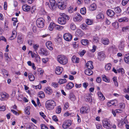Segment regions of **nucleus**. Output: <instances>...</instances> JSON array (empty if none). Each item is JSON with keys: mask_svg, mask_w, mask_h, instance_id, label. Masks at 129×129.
Here are the masks:
<instances>
[{"mask_svg": "<svg viewBox=\"0 0 129 129\" xmlns=\"http://www.w3.org/2000/svg\"><path fill=\"white\" fill-rule=\"evenodd\" d=\"M60 15L61 17L58 18V22L61 24H64L66 23V20L69 19V17L64 13H60Z\"/></svg>", "mask_w": 129, "mask_h": 129, "instance_id": "f257e3e1", "label": "nucleus"}, {"mask_svg": "<svg viewBox=\"0 0 129 129\" xmlns=\"http://www.w3.org/2000/svg\"><path fill=\"white\" fill-rule=\"evenodd\" d=\"M56 106L55 102L52 100H48L46 102L45 107L46 109L48 110H52Z\"/></svg>", "mask_w": 129, "mask_h": 129, "instance_id": "f03ea898", "label": "nucleus"}, {"mask_svg": "<svg viewBox=\"0 0 129 129\" xmlns=\"http://www.w3.org/2000/svg\"><path fill=\"white\" fill-rule=\"evenodd\" d=\"M57 59L58 61L61 64H65L68 61L67 57L63 55H58L57 57Z\"/></svg>", "mask_w": 129, "mask_h": 129, "instance_id": "7ed1b4c3", "label": "nucleus"}, {"mask_svg": "<svg viewBox=\"0 0 129 129\" xmlns=\"http://www.w3.org/2000/svg\"><path fill=\"white\" fill-rule=\"evenodd\" d=\"M46 5H48L49 8L52 10H55L57 6L54 0H50L49 3L46 2Z\"/></svg>", "mask_w": 129, "mask_h": 129, "instance_id": "20e7f679", "label": "nucleus"}, {"mask_svg": "<svg viewBox=\"0 0 129 129\" xmlns=\"http://www.w3.org/2000/svg\"><path fill=\"white\" fill-rule=\"evenodd\" d=\"M58 3V7L59 9L63 10L66 8L67 4V0H61Z\"/></svg>", "mask_w": 129, "mask_h": 129, "instance_id": "39448f33", "label": "nucleus"}, {"mask_svg": "<svg viewBox=\"0 0 129 129\" xmlns=\"http://www.w3.org/2000/svg\"><path fill=\"white\" fill-rule=\"evenodd\" d=\"M37 26L39 28L43 27L44 25V20L42 18H38L36 21Z\"/></svg>", "mask_w": 129, "mask_h": 129, "instance_id": "423d86ee", "label": "nucleus"}, {"mask_svg": "<svg viewBox=\"0 0 129 129\" xmlns=\"http://www.w3.org/2000/svg\"><path fill=\"white\" fill-rule=\"evenodd\" d=\"M110 121L109 120L106 119L103 120L102 121L103 126L106 128H110L112 127V126L110 124Z\"/></svg>", "mask_w": 129, "mask_h": 129, "instance_id": "0eeeda50", "label": "nucleus"}, {"mask_svg": "<svg viewBox=\"0 0 129 129\" xmlns=\"http://www.w3.org/2000/svg\"><path fill=\"white\" fill-rule=\"evenodd\" d=\"M89 107L88 105H86V106L82 107L80 109V113L82 114L87 113Z\"/></svg>", "mask_w": 129, "mask_h": 129, "instance_id": "6e6552de", "label": "nucleus"}, {"mask_svg": "<svg viewBox=\"0 0 129 129\" xmlns=\"http://www.w3.org/2000/svg\"><path fill=\"white\" fill-rule=\"evenodd\" d=\"M71 125V120H68L64 121L62 124V127L64 129H66Z\"/></svg>", "mask_w": 129, "mask_h": 129, "instance_id": "1a4fd4ad", "label": "nucleus"}, {"mask_svg": "<svg viewBox=\"0 0 129 129\" xmlns=\"http://www.w3.org/2000/svg\"><path fill=\"white\" fill-rule=\"evenodd\" d=\"M64 39L67 41H70L72 39V36L69 33H65L63 35Z\"/></svg>", "mask_w": 129, "mask_h": 129, "instance_id": "9d476101", "label": "nucleus"}, {"mask_svg": "<svg viewBox=\"0 0 129 129\" xmlns=\"http://www.w3.org/2000/svg\"><path fill=\"white\" fill-rule=\"evenodd\" d=\"M75 21H80L82 19V17L78 13H77L75 15V17L73 18Z\"/></svg>", "mask_w": 129, "mask_h": 129, "instance_id": "9b49d317", "label": "nucleus"}, {"mask_svg": "<svg viewBox=\"0 0 129 129\" xmlns=\"http://www.w3.org/2000/svg\"><path fill=\"white\" fill-rule=\"evenodd\" d=\"M63 71V68L62 67L57 66L55 70V73L57 75L60 74Z\"/></svg>", "mask_w": 129, "mask_h": 129, "instance_id": "f8f14e48", "label": "nucleus"}, {"mask_svg": "<svg viewBox=\"0 0 129 129\" xmlns=\"http://www.w3.org/2000/svg\"><path fill=\"white\" fill-rule=\"evenodd\" d=\"M108 51L113 54H116L117 51V49L115 45L110 47L108 49Z\"/></svg>", "mask_w": 129, "mask_h": 129, "instance_id": "ddd939ff", "label": "nucleus"}, {"mask_svg": "<svg viewBox=\"0 0 129 129\" xmlns=\"http://www.w3.org/2000/svg\"><path fill=\"white\" fill-rule=\"evenodd\" d=\"M39 53L46 56L48 55V54L47 51L45 49L43 48H41L39 50Z\"/></svg>", "mask_w": 129, "mask_h": 129, "instance_id": "4468645a", "label": "nucleus"}, {"mask_svg": "<svg viewBox=\"0 0 129 129\" xmlns=\"http://www.w3.org/2000/svg\"><path fill=\"white\" fill-rule=\"evenodd\" d=\"M92 63V62L91 61H89L86 63V66L88 69H92L93 68Z\"/></svg>", "mask_w": 129, "mask_h": 129, "instance_id": "2eb2a0df", "label": "nucleus"}, {"mask_svg": "<svg viewBox=\"0 0 129 129\" xmlns=\"http://www.w3.org/2000/svg\"><path fill=\"white\" fill-rule=\"evenodd\" d=\"M46 45L47 47L49 50H53V45L51 42L48 41L46 43Z\"/></svg>", "mask_w": 129, "mask_h": 129, "instance_id": "dca6fc26", "label": "nucleus"}, {"mask_svg": "<svg viewBox=\"0 0 129 129\" xmlns=\"http://www.w3.org/2000/svg\"><path fill=\"white\" fill-rule=\"evenodd\" d=\"M23 36L21 35H19L17 37V42L18 43L21 44L23 42Z\"/></svg>", "mask_w": 129, "mask_h": 129, "instance_id": "f3484780", "label": "nucleus"}, {"mask_svg": "<svg viewBox=\"0 0 129 129\" xmlns=\"http://www.w3.org/2000/svg\"><path fill=\"white\" fill-rule=\"evenodd\" d=\"M127 121L126 119H125L123 118H122L120 120V121H119V123H118V126H119V125H121L127 123Z\"/></svg>", "mask_w": 129, "mask_h": 129, "instance_id": "a211bd4d", "label": "nucleus"}, {"mask_svg": "<svg viewBox=\"0 0 129 129\" xmlns=\"http://www.w3.org/2000/svg\"><path fill=\"white\" fill-rule=\"evenodd\" d=\"M76 34L77 36L79 37H81L84 35L83 32L80 29H78L77 30L76 33Z\"/></svg>", "mask_w": 129, "mask_h": 129, "instance_id": "6ab92c4d", "label": "nucleus"}, {"mask_svg": "<svg viewBox=\"0 0 129 129\" xmlns=\"http://www.w3.org/2000/svg\"><path fill=\"white\" fill-rule=\"evenodd\" d=\"M22 8L24 11L27 12L30 10V7L27 5H25L23 6Z\"/></svg>", "mask_w": 129, "mask_h": 129, "instance_id": "aec40b11", "label": "nucleus"}, {"mask_svg": "<svg viewBox=\"0 0 129 129\" xmlns=\"http://www.w3.org/2000/svg\"><path fill=\"white\" fill-rule=\"evenodd\" d=\"M107 15L110 16H112L114 15V12L111 9H108L107 11Z\"/></svg>", "mask_w": 129, "mask_h": 129, "instance_id": "412c9836", "label": "nucleus"}, {"mask_svg": "<svg viewBox=\"0 0 129 129\" xmlns=\"http://www.w3.org/2000/svg\"><path fill=\"white\" fill-rule=\"evenodd\" d=\"M98 58L100 60H102V59L105 57V54L103 52H100L98 53Z\"/></svg>", "mask_w": 129, "mask_h": 129, "instance_id": "4be33fe9", "label": "nucleus"}, {"mask_svg": "<svg viewBox=\"0 0 129 129\" xmlns=\"http://www.w3.org/2000/svg\"><path fill=\"white\" fill-rule=\"evenodd\" d=\"M81 43L83 45H87L89 44V42L88 40L85 39H82L81 41Z\"/></svg>", "mask_w": 129, "mask_h": 129, "instance_id": "5701e85b", "label": "nucleus"}, {"mask_svg": "<svg viewBox=\"0 0 129 129\" xmlns=\"http://www.w3.org/2000/svg\"><path fill=\"white\" fill-rule=\"evenodd\" d=\"M85 73L86 74L89 76L92 75L93 72L91 69H88L85 71Z\"/></svg>", "mask_w": 129, "mask_h": 129, "instance_id": "b1692460", "label": "nucleus"}, {"mask_svg": "<svg viewBox=\"0 0 129 129\" xmlns=\"http://www.w3.org/2000/svg\"><path fill=\"white\" fill-rule=\"evenodd\" d=\"M72 60L74 63H78L79 62V58L76 57L75 56H74L72 57Z\"/></svg>", "mask_w": 129, "mask_h": 129, "instance_id": "393cba45", "label": "nucleus"}, {"mask_svg": "<svg viewBox=\"0 0 129 129\" xmlns=\"http://www.w3.org/2000/svg\"><path fill=\"white\" fill-rule=\"evenodd\" d=\"M124 60L126 63L129 64V53L125 55Z\"/></svg>", "mask_w": 129, "mask_h": 129, "instance_id": "a878e982", "label": "nucleus"}, {"mask_svg": "<svg viewBox=\"0 0 129 129\" xmlns=\"http://www.w3.org/2000/svg\"><path fill=\"white\" fill-rule=\"evenodd\" d=\"M55 24L53 22H51L50 23L49 26V29L50 31L53 30V28L55 27Z\"/></svg>", "mask_w": 129, "mask_h": 129, "instance_id": "bb28decb", "label": "nucleus"}, {"mask_svg": "<svg viewBox=\"0 0 129 129\" xmlns=\"http://www.w3.org/2000/svg\"><path fill=\"white\" fill-rule=\"evenodd\" d=\"M128 21V19L125 17L121 18L118 19V21L119 22H126Z\"/></svg>", "mask_w": 129, "mask_h": 129, "instance_id": "cd10ccee", "label": "nucleus"}, {"mask_svg": "<svg viewBox=\"0 0 129 129\" xmlns=\"http://www.w3.org/2000/svg\"><path fill=\"white\" fill-rule=\"evenodd\" d=\"M28 75L29 79L30 81H33L35 79V77L32 73H28Z\"/></svg>", "mask_w": 129, "mask_h": 129, "instance_id": "c85d7f7f", "label": "nucleus"}, {"mask_svg": "<svg viewBox=\"0 0 129 129\" xmlns=\"http://www.w3.org/2000/svg\"><path fill=\"white\" fill-rule=\"evenodd\" d=\"M74 86V84L72 82L69 83L67 85V87L68 89H70Z\"/></svg>", "mask_w": 129, "mask_h": 129, "instance_id": "c756f323", "label": "nucleus"}, {"mask_svg": "<svg viewBox=\"0 0 129 129\" xmlns=\"http://www.w3.org/2000/svg\"><path fill=\"white\" fill-rule=\"evenodd\" d=\"M102 77L103 80L105 82H109V79L107 78L105 75H103Z\"/></svg>", "mask_w": 129, "mask_h": 129, "instance_id": "7c9ffc66", "label": "nucleus"}, {"mask_svg": "<svg viewBox=\"0 0 129 129\" xmlns=\"http://www.w3.org/2000/svg\"><path fill=\"white\" fill-rule=\"evenodd\" d=\"M96 8V4H94L91 5L90 7V8L91 11H93L95 10Z\"/></svg>", "mask_w": 129, "mask_h": 129, "instance_id": "2f4dec72", "label": "nucleus"}, {"mask_svg": "<svg viewBox=\"0 0 129 129\" xmlns=\"http://www.w3.org/2000/svg\"><path fill=\"white\" fill-rule=\"evenodd\" d=\"M96 18L97 19H103L104 18V16L103 14L100 13L96 16Z\"/></svg>", "mask_w": 129, "mask_h": 129, "instance_id": "473e14b6", "label": "nucleus"}, {"mask_svg": "<svg viewBox=\"0 0 129 129\" xmlns=\"http://www.w3.org/2000/svg\"><path fill=\"white\" fill-rule=\"evenodd\" d=\"M46 93L49 94H51L52 92V90L50 87H47L46 89Z\"/></svg>", "mask_w": 129, "mask_h": 129, "instance_id": "72a5a7b5", "label": "nucleus"}, {"mask_svg": "<svg viewBox=\"0 0 129 129\" xmlns=\"http://www.w3.org/2000/svg\"><path fill=\"white\" fill-rule=\"evenodd\" d=\"M124 45L123 43L121 42L119 46V48L120 50H122L124 49Z\"/></svg>", "mask_w": 129, "mask_h": 129, "instance_id": "f704fd0d", "label": "nucleus"}, {"mask_svg": "<svg viewBox=\"0 0 129 129\" xmlns=\"http://www.w3.org/2000/svg\"><path fill=\"white\" fill-rule=\"evenodd\" d=\"M30 107L29 106H28L26 107L25 110V112L26 114L27 115H29L30 113L29 112V110Z\"/></svg>", "mask_w": 129, "mask_h": 129, "instance_id": "c9c22d12", "label": "nucleus"}, {"mask_svg": "<svg viewBox=\"0 0 129 129\" xmlns=\"http://www.w3.org/2000/svg\"><path fill=\"white\" fill-rule=\"evenodd\" d=\"M4 56L5 58V59L6 61L7 62H8L10 60V58L8 56V54L7 53H5L4 54Z\"/></svg>", "mask_w": 129, "mask_h": 129, "instance_id": "e433bc0d", "label": "nucleus"}, {"mask_svg": "<svg viewBox=\"0 0 129 129\" xmlns=\"http://www.w3.org/2000/svg\"><path fill=\"white\" fill-rule=\"evenodd\" d=\"M111 64L110 63L107 64L105 66V70L107 71L111 69Z\"/></svg>", "mask_w": 129, "mask_h": 129, "instance_id": "4c0bfd02", "label": "nucleus"}, {"mask_svg": "<svg viewBox=\"0 0 129 129\" xmlns=\"http://www.w3.org/2000/svg\"><path fill=\"white\" fill-rule=\"evenodd\" d=\"M55 29L59 30H60L63 28V27L58 25H55Z\"/></svg>", "mask_w": 129, "mask_h": 129, "instance_id": "58836bf2", "label": "nucleus"}, {"mask_svg": "<svg viewBox=\"0 0 129 129\" xmlns=\"http://www.w3.org/2000/svg\"><path fill=\"white\" fill-rule=\"evenodd\" d=\"M61 111V108L60 106H57L56 107V112L57 114L60 113Z\"/></svg>", "mask_w": 129, "mask_h": 129, "instance_id": "ea45409f", "label": "nucleus"}, {"mask_svg": "<svg viewBox=\"0 0 129 129\" xmlns=\"http://www.w3.org/2000/svg\"><path fill=\"white\" fill-rule=\"evenodd\" d=\"M102 43L105 45H107L109 43V41L108 39L103 40L102 41Z\"/></svg>", "mask_w": 129, "mask_h": 129, "instance_id": "a19ab883", "label": "nucleus"}, {"mask_svg": "<svg viewBox=\"0 0 129 129\" xmlns=\"http://www.w3.org/2000/svg\"><path fill=\"white\" fill-rule=\"evenodd\" d=\"M114 11L116 13H119L121 12V10L119 7H117L115 8Z\"/></svg>", "mask_w": 129, "mask_h": 129, "instance_id": "79ce46f5", "label": "nucleus"}, {"mask_svg": "<svg viewBox=\"0 0 129 129\" xmlns=\"http://www.w3.org/2000/svg\"><path fill=\"white\" fill-rule=\"evenodd\" d=\"M80 13L81 14L83 15H84L86 13V9L84 7L81 9L80 10Z\"/></svg>", "mask_w": 129, "mask_h": 129, "instance_id": "37998d69", "label": "nucleus"}, {"mask_svg": "<svg viewBox=\"0 0 129 129\" xmlns=\"http://www.w3.org/2000/svg\"><path fill=\"white\" fill-rule=\"evenodd\" d=\"M66 82L67 80L66 79H62L59 80L58 83L60 84H61Z\"/></svg>", "mask_w": 129, "mask_h": 129, "instance_id": "c03bdc74", "label": "nucleus"}, {"mask_svg": "<svg viewBox=\"0 0 129 129\" xmlns=\"http://www.w3.org/2000/svg\"><path fill=\"white\" fill-rule=\"evenodd\" d=\"M117 71L118 73H121L122 75L124 73V70L122 68H120L118 69Z\"/></svg>", "mask_w": 129, "mask_h": 129, "instance_id": "a18cd8bd", "label": "nucleus"}, {"mask_svg": "<svg viewBox=\"0 0 129 129\" xmlns=\"http://www.w3.org/2000/svg\"><path fill=\"white\" fill-rule=\"evenodd\" d=\"M2 71L4 76H5L6 75V77H7L8 76V73L7 71L3 69L2 70Z\"/></svg>", "mask_w": 129, "mask_h": 129, "instance_id": "49530a36", "label": "nucleus"}, {"mask_svg": "<svg viewBox=\"0 0 129 129\" xmlns=\"http://www.w3.org/2000/svg\"><path fill=\"white\" fill-rule=\"evenodd\" d=\"M36 56L35 57V61L37 63H39L40 62V59L39 56L38 55H36Z\"/></svg>", "mask_w": 129, "mask_h": 129, "instance_id": "de8ad7c7", "label": "nucleus"}, {"mask_svg": "<svg viewBox=\"0 0 129 129\" xmlns=\"http://www.w3.org/2000/svg\"><path fill=\"white\" fill-rule=\"evenodd\" d=\"M70 28L73 30H74L76 29V26L74 23H72L70 25Z\"/></svg>", "mask_w": 129, "mask_h": 129, "instance_id": "09e8293b", "label": "nucleus"}, {"mask_svg": "<svg viewBox=\"0 0 129 129\" xmlns=\"http://www.w3.org/2000/svg\"><path fill=\"white\" fill-rule=\"evenodd\" d=\"M38 72L39 74L41 75H42L43 74L44 71L42 70L40 68H39L38 70Z\"/></svg>", "mask_w": 129, "mask_h": 129, "instance_id": "8fccbe9b", "label": "nucleus"}, {"mask_svg": "<svg viewBox=\"0 0 129 129\" xmlns=\"http://www.w3.org/2000/svg\"><path fill=\"white\" fill-rule=\"evenodd\" d=\"M129 0H123L121 4L123 6H125Z\"/></svg>", "mask_w": 129, "mask_h": 129, "instance_id": "3c124183", "label": "nucleus"}, {"mask_svg": "<svg viewBox=\"0 0 129 129\" xmlns=\"http://www.w3.org/2000/svg\"><path fill=\"white\" fill-rule=\"evenodd\" d=\"M86 23L87 24L90 25L92 24V22L91 20L87 19L86 20Z\"/></svg>", "mask_w": 129, "mask_h": 129, "instance_id": "603ef678", "label": "nucleus"}, {"mask_svg": "<svg viewBox=\"0 0 129 129\" xmlns=\"http://www.w3.org/2000/svg\"><path fill=\"white\" fill-rule=\"evenodd\" d=\"M33 125H34V124L33 123H31L29 125H28L26 126V128L27 129H32V127L33 126Z\"/></svg>", "mask_w": 129, "mask_h": 129, "instance_id": "864d4df0", "label": "nucleus"}, {"mask_svg": "<svg viewBox=\"0 0 129 129\" xmlns=\"http://www.w3.org/2000/svg\"><path fill=\"white\" fill-rule=\"evenodd\" d=\"M38 97H44L45 96L44 93L43 91H40L39 92Z\"/></svg>", "mask_w": 129, "mask_h": 129, "instance_id": "5fc2aeb1", "label": "nucleus"}, {"mask_svg": "<svg viewBox=\"0 0 129 129\" xmlns=\"http://www.w3.org/2000/svg\"><path fill=\"white\" fill-rule=\"evenodd\" d=\"M16 33V31L15 30H13L12 32V36L10 37V38H13V39H14V38H16V35H15V33Z\"/></svg>", "mask_w": 129, "mask_h": 129, "instance_id": "6e6d98bb", "label": "nucleus"}, {"mask_svg": "<svg viewBox=\"0 0 129 129\" xmlns=\"http://www.w3.org/2000/svg\"><path fill=\"white\" fill-rule=\"evenodd\" d=\"M41 129H48L47 127L45 124H42L41 125Z\"/></svg>", "mask_w": 129, "mask_h": 129, "instance_id": "4d7b16f0", "label": "nucleus"}, {"mask_svg": "<svg viewBox=\"0 0 129 129\" xmlns=\"http://www.w3.org/2000/svg\"><path fill=\"white\" fill-rule=\"evenodd\" d=\"M8 94L5 92H2L1 94V95L2 97H6L8 96Z\"/></svg>", "mask_w": 129, "mask_h": 129, "instance_id": "13d9d810", "label": "nucleus"}, {"mask_svg": "<svg viewBox=\"0 0 129 129\" xmlns=\"http://www.w3.org/2000/svg\"><path fill=\"white\" fill-rule=\"evenodd\" d=\"M52 85L55 88H56L58 87V84L56 82H52Z\"/></svg>", "mask_w": 129, "mask_h": 129, "instance_id": "bf43d9fd", "label": "nucleus"}, {"mask_svg": "<svg viewBox=\"0 0 129 129\" xmlns=\"http://www.w3.org/2000/svg\"><path fill=\"white\" fill-rule=\"evenodd\" d=\"M36 9L35 6H33L32 7L31 10V12L32 14L34 13L35 11L36 10Z\"/></svg>", "mask_w": 129, "mask_h": 129, "instance_id": "052dcab7", "label": "nucleus"}, {"mask_svg": "<svg viewBox=\"0 0 129 129\" xmlns=\"http://www.w3.org/2000/svg\"><path fill=\"white\" fill-rule=\"evenodd\" d=\"M119 107L121 108L124 109L125 107V105L123 103L119 104Z\"/></svg>", "mask_w": 129, "mask_h": 129, "instance_id": "680f3d73", "label": "nucleus"}, {"mask_svg": "<svg viewBox=\"0 0 129 129\" xmlns=\"http://www.w3.org/2000/svg\"><path fill=\"white\" fill-rule=\"evenodd\" d=\"M11 111L13 112L14 114H15V115L18 116L19 115V113L17 112L16 111L13 110L11 109Z\"/></svg>", "mask_w": 129, "mask_h": 129, "instance_id": "e2e57ef3", "label": "nucleus"}, {"mask_svg": "<svg viewBox=\"0 0 129 129\" xmlns=\"http://www.w3.org/2000/svg\"><path fill=\"white\" fill-rule=\"evenodd\" d=\"M39 47V46L38 44L34 45L33 46V47L35 50H37Z\"/></svg>", "mask_w": 129, "mask_h": 129, "instance_id": "0e129e2a", "label": "nucleus"}, {"mask_svg": "<svg viewBox=\"0 0 129 129\" xmlns=\"http://www.w3.org/2000/svg\"><path fill=\"white\" fill-rule=\"evenodd\" d=\"M52 118L53 120L55 121H57L58 120L57 117L55 115H54Z\"/></svg>", "mask_w": 129, "mask_h": 129, "instance_id": "69168bd1", "label": "nucleus"}, {"mask_svg": "<svg viewBox=\"0 0 129 129\" xmlns=\"http://www.w3.org/2000/svg\"><path fill=\"white\" fill-rule=\"evenodd\" d=\"M88 98H85V99L86 101H88L89 102H91L92 101L91 97H87Z\"/></svg>", "mask_w": 129, "mask_h": 129, "instance_id": "338daca9", "label": "nucleus"}, {"mask_svg": "<svg viewBox=\"0 0 129 129\" xmlns=\"http://www.w3.org/2000/svg\"><path fill=\"white\" fill-rule=\"evenodd\" d=\"M97 94L99 97H104L102 93L100 91L98 92Z\"/></svg>", "mask_w": 129, "mask_h": 129, "instance_id": "774afa93", "label": "nucleus"}]
</instances>
